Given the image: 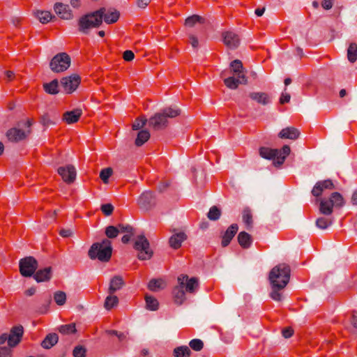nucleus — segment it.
<instances>
[{
	"label": "nucleus",
	"instance_id": "obj_1",
	"mask_svg": "<svg viewBox=\"0 0 357 357\" xmlns=\"http://www.w3.org/2000/svg\"><path fill=\"white\" fill-rule=\"evenodd\" d=\"M290 279V267L285 264H279L271 269L268 275L272 291L270 297L277 301L282 300V291Z\"/></svg>",
	"mask_w": 357,
	"mask_h": 357
},
{
	"label": "nucleus",
	"instance_id": "obj_2",
	"mask_svg": "<svg viewBox=\"0 0 357 357\" xmlns=\"http://www.w3.org/2000/svg\"><path fill=\"white\" fill-rule=\"evenodd\" d=\"M181 114V110L172 107H166L149 118V126L153 130H161L168 126V118H174Z\"/></svg>",
	"mask_w": 357,
	"mask_h": 357
},
{
	"label": "nucleus",
	"instance_id": "obj_3",
	"mask_svg": "<svg viewBox=\"0 0 357 357\" xmlns=\"http://www.w3.org/2000/svg\"><path fill=\"white\" fill-rule=\"evenodd\" d=\"M112 254V243L107 238L103 239L100 243H93L88 252L89 257L91 259H98L102 262L109 261L111 259Z\"/></svg>",
	"mask_w": 357,
	"mask_h": 357
},
{
	"label": "nucleus",
	"instance_id": "obj_4",
	"mask_svg": "<svg viewBox=\"0 0 357 357\" xmlns=\"http://www.w3.org/2000/svg\"><path fill=\"white\" fill-rule=\"evenodd\" d=\"M259 153L261 158L272 160L275 166H280L290 153V146L284 145L280 149L261 146L259 149Z\"/></svg>",
	"mask_w": 357,
	"mask_h": 357
},
{
	"label": "nucleus",
	"instance_id": "obj_5",
	"mask_svg": "<svg viewBox=\"0 0 357 357\" xmlns=\"http://www.w3.org/2000/svg\"><path fill=\"white\" fill-rule=\"evenodd\" d=\"M102 10H97L80 17L77 22L79 31L87 34L90 29L98 28L102 24Z\"/></svg>",
	"mask_w": 357,
	"mask_h": 357
},
{
	"label": "nucleus",
	"instance_id": "obj_6",
	"mask_svg": "<svg viewBox=\"0 0 357 357\" xmlns=\"http://www.w3.org/2000/svg\"><path fill=\"white\" fill-rule=\"evenodd\" d=\"M24 335V328L22 325L14 326L10 328V333H2L0 335V345L6 341L10 348L17 346L22 341Z\"/></svg>",
	"mask_w": 357,
	"mask_h": 357
},
{
	"label": "nucleus",
	"instance_id": "obj_7",
	"mask_svg": "<svg viewBox=\"0 0 357 357\" xmlns=\"http://www.w3.org/2000/svg\"><path fill=\"white\" fill-rule=\"evenodd\" d=\"M71 59L66 52L56 54L50 62V69L56 73L66 71L70 66Z\"/></svg>",
	"mask_w": 357,
	"mask_h": 357
},
{
	"label": "nucleus",
	"instance_id": "obj_8",
	"mask_svg": "<svg viewBox=\"0 0 357 357\" xmlns=\"http://www.w3.org/2000/svg\"><path fill=\"white\" fill-rule=\"evenodd\" d=\"M134 248L137 250L138 259L140 260H146L151 258L153 251L150 248V244L144 235H139L134 243Z\"/></svg>",
	"mask_w": 357,
	"mask_h": 357
},
{
	"label": "nucleus",
	"instance_id": "obj_9",
	"mask_svg": "<svg viewBox=\"0 0 357 357\" xmlns=\"http://www.w3.org/2000/svg\"><path fill=\"white\" fill-rule=\"evenodd\" d=\"M38 267V261L31 256L25 257L19 261L20 273L23 277L33 276Z\"/></svg>",
	"mask_w": 357,
	"mask_h": 357
},
{
	"label": "nucleus",
	"instance_id": "obj_10",
	"mask_svg": "<svg viewBox=\"0 0 357 357\" xmlns=\"http://www.w3.org/2000/svg\"><path fill=\"white\" fill-rule=\"evenodd\" d=\"M81 82V77L77 74L63 77L61 79V85L66 93H72L79 86Z\"/></svg>",
	"mask_w": 357,
	"mask_h": 357
},
{
	"label": "nucleus",
	"instance_id": "obj_11",
	"mask_svg": "<svg viewBox=\"0 0 357 357\" xmlns=\"http://www.w3.org/2000/svg\"><path fill=\"white\" fill-rule=\"evenodd\" d=\"M57 172L62 180L68 184L73 183L75 181L77 173L75 167L72 165L59 167Z\"/></svg>",
	"mask_w": 357,
	"mask_h": 357
},
{
	"label": "nucleus",
	"instance_id": "obj_12",
	"mask_svg": "<svg viewBox=\"0 0 357 357\" xmlns=\"http://www.w3.org/2000/svg\"><path fill=\"white\" fill-rule=\"evenodd\" d=\"M184 277L183 280H180V282H183L182 288L186 293L194 294L197 291L199 288V280L197 278L192 277L189 278L188 275L181 274L178 278H182Z\"/></svg>",
	"mask_w": 357,
	"mask_h": 357
},
{
	"label": "nucleus",
	"instance_id": "obj_13",
	"mask_svg": "<svg viewBox=\"0 0 357 357\" xmlns=\"http://www.w3.org/2000/svg\"><path fill=\"white\" fill-rule=\"evenodd\" d=\"M222 37L223 43L229 49H236L240 44L239 36L231 31H223Z\"/></svg>",
	"mask_w": 357,
	"mask_h": 357
},
{
	"label": "nucleus",
	"instance_id": "obj_14",
	"mask_svg": "<svg viewBox=\"0 0 357 357\" xmlns=\"http://www.w3.org/2000/svg\"><path fill=\"white\" fill-rule=\"evenodd\" d=\"M31 132V130H28L26 132L25 131L21 129L13 128L9 129L6 132V137L10 142H18L21 140L26 139L27 135H29Z\"/></svg>",
	"mask_w": 357,
	"mask_h": 357
},
{
	"label": "nucleus",
	"instance_id": "obj_15",
	"mask_svg": "<svg viewBox=\"0 0 357 357\" xmlns=\"http://www.w3.org/2000/svg\"><path fill=\"white\" fill-rule=\"evenodd\" d=\"M238 230L237 224H231L227 230L221 235V245L225 248L229 245L233 238L236 234Z\"/></svg>",
	"mask_w": 357,
	"mask_h": 357
},
{
	"label": "nucleus",
	"instance_id": "obj_16",
	"mask_svg": "<svg viewBox=\"0 0 357 357\" xmlns=\"http://www.w3.org/2000/svg\"><path fill=\"white\" fill-rule=\"evenodd\" d=\"M335 189V185L331 179L319 181L316 183L312 190V194L314 197H319L321 195L324 190Z\"/></svg>",
	"mask_w": 357,
	"mask_h": 357
},
{
	"label": "nucleus",
	"instance_id": "obj_17",
	"mask_svg": "<svg viewBox=\"0 0 357 357\" xmlns=\"http://www.w3.org/2000/svg\"><path fill=\"white\" fill-rule=\"evenodd\" d=\"M99 10H104V11L102 10L103 13H101L102 22L104 20L105 23L109 24L116 22L119 19L120 13L116 9H107L105 7H102Z\"/></svg>",
	"mask_w": 357,
	"mask_h": 357
},
{
	"label": "nucleus",
	"instance_id": "obj_18",
	"mask_svg": "<svg viewBox=\"0 0 357 357\" xmlns=\"http://www.w3.org/2000/svg\"><path fill=\"white\" fill-rule=\"evenodd\" d=\"M56 14L63 20H70L73 15L70 10L69 6L63 3H56L54 6Z\"/></svg>",
	"mask_w": 357,
	"mask_h": 357
},
{
	"label": "nucleus",
	"instance_id": "obj_19",
	"mask_svg": "<svg viewBox=\"0 0 357 357\" xmlns=\"http://www.w3.org/2000/svg\"><path fill=\"white\" fill-rule=\"evenodd\" d=\"M154 196L153 192L146 191L143 192L137 200L138 206L143 209L148 210L153 204Z\"/></svg>",
	"mask_w": 357,
	"mask_h": 357
},
{
	"label": "nucleus",
	"instance_id": "obj_20",
	"mask_svg": "<svg viewBox=\"0 0 357 357\" xmlns=\"http://www.w3.org/2000/svg\"><path fill=\"white\" fill-rule=\"evenodd\" d=\"M82 115L81 109H75L72 111H68L63 114L62 120L67 124L77 123Z\"/></svg>",
	"mask_w": 357,
	"mask_h": 357
},
{
	"label": "nucleus",
	"instance_id": "obj_21",
	"mask_svg": "<svg viewBox=\"0 0 357 357\" xmlns=\"http://www.w3.org/2000/svg\"><path fill=\"white\" fill-rule=\"evenodd\" d=\"M184 277L182 278H177L178 285L176 286L172 291L174 302L177 304H182L185 300V291L182 288L183 282H180V280H183Z\"/></svg>",
	"mask_w": 357,
	"mask_h": 357
},
{
	"label": "nucleus",
	"instance_id": "obj_22",
	"mask_svg": "<svg viewBox=\"0 0 357 357\" xmlns=\"http://www.w3.org/2000/svg\"><path fill=\"white\" fill-rule=\"evenodd\" d=\"M33 278L38 282L50 281L52 277V268L51 266L36 271Z\"/></svg>",
	"mask_w": 357,
	"mask_h": 357
},
{
	"label": "nucleus",
	"instance_id": "obj_23",
	"mask_svg": "<svg viewBox=\"0 0 357 357\" xmlns=\"http://www.w3.org/2000/svg\"><path fill=\"white\" fill-rule=\"evenodd\" d=\"M188 236L183 231L174 234L169 239V246L177 250L181 247L182 243L187 239Z\"/></svg>",
	"mask_w": 357,
	"mask_h": 357
},
{
	"label": "nucleus",
	"instance_id": "obj_24",
	"mask_svg": "<svg viewBox=\"0 0 357 357\" xmlns=\"http://www.w3.org/2000/svg\"><path fill=\"white\" fill-rule=\"evenodd\" d=\"M36 302L38 304L36 311L40 314H45L49 310V306L51 303V296L49 294L40 295L37 298Z\"/></svg>",
	"mask_w": 357,
	"mask_h": 357
},
{
	"label": "nucleus",
	"instance_id": "obj_25",
	"mask_svg": "<svg viewBox=\"0 0 357 357\" xmlns=\"http://www.w3.org/2000/svg\"><path fill=\"white\" fill-rule=\"evenodd\" d=\"M224 84L229 89H236L238 88L240 84H247V78L245 74L239 75L238 78H235L234 77H229L224 79Z\"/></svg>",
	"mask_w": 357,
	"mask_h": 357
},
{
	"label": "nucleus",
	"instance_id": "obj_26",
	"mask_svg": "<svg viewBox=\"0 0 357 357\" xmlns=\"http://www.w3.org/2000/svg\"><path fill=\"white\" fill-rule=\"evenodd\" d=\"M125 282L121 275H115L112 277L109 282L108 288L109 294H114V293L123 288Z\"/></svg>",
	"mask_w": 357,
	"mask_h": 357
},
{
	"label": "nucleus",
	"instance_id": "obj_27",
	"mask_svg": "<svg viewBox=\"0 0 357 357\" xmlns=\"http://www.w3.org/2000/svg\"><path fill=\"white\" fill-rule=\"evenodd\" d=\"M319 210L320 213L329 216L333 212V206L329 199H321L319 203Z\"/></svg>",
	"mask_w": 357,
	"mask_h": 357
},
{
	"label": "nucleus",
	"instance_id": "obj_28",
	"mask_svg": "<svg viewBox=\"0 0 357 357\" xmlns=\"http://www.w3.org/2000/svg\"><path fill=\"white\" fill-rule=\"evenodd\" d=\"M237 239L241 247L244 249L249 248L252 242L251 235L245 231H241L238 234Z\"/></svg>",
	"mask_w": 357,
	"mask_h": 357
},
{
	"label": "nucleus",
	"instance_id": "obj_29",
	"mask_svg": "<svg viewBox=\"0 0 357 357\" xmlns=\"http://www.w3.org/2000/svg\"><path fill=\"white\" fill-rule=\"evenodd\" d=\"M59 340V337L56 333H50L41 342V346L44 349H50L55 345Z\"/></svg>",
	"mask_w": 357,
	"mask_h": 357
},
{
	"label": "nucleus",
	"instance_id": "obj_30",
	"mask_svg": "<svg viewBox=\"0 0 357 357\" xmlns=\"http://www.w3.org/2000/svg\"><path fill=\"white\" fill-rule=\"evenodd\" d=\"M44 91L51 95H56L59 93V82L56 79H53L49 83L43 84Z\"/></svg>",
	"mask_w": 357,
	"mask_h": 357
},
{
	"label": "nucleus",
	"instance_id": "obj_31",
	"mask_svg": "<svg viewBox=\"0 0 357 357\" xmlns=\"http://www.w3.org/2000/svg\"><path fill=\"white\" fill-rule=\"evenodd\" d=\"M328 199H330L333 207L340 208L344 204V198L339 192H333Z\"/></svg>",
	"mask_w": 357,
	"mask_h": 357
},
{
	"label": "nucleus",
	"instance_id": "obj_32",
	"mask_svg": "<svg viewBox=\"0 0 357 357\" xmlns=\"http://www.w3.org/2000/svg\"><path fill=\"white\" fill-rule=\"evenodd\" d=\"M191 354V350L188 346L177 347L173 351L174 357H190Z\"/></svg>",
	"mask_w": 357,
	"mask_h": 357
},
{
	"label": "nucleus",
	"instance_id": "obj_33",
	"mask_svg": "<svg viewBox=\"0 0 357 357\" xmlns=\"http://www.w3.org/2000/svg\"><path fill=\"white\" fill-rule=\"evenodd\" d=\"M150 138V133L146 130H140L137 136L135 144L137 146H142Z\"/></svg>",
	"mask_w": 357,
	"mask_h": 357
},
{
	"label": "nucleus",
	"instance_id": "obj_34",
	"mask_svg": "<svg viewBox=\"0 0 357 357\" xmlns=\"http://www.w3.org/2000/svg\"><path fill=\"white\" fill-rule=\"evenodd\" d=\"M250 98L259 103L266 105L268 102V96L266 93L253 92L249 95Z\"/></svg>",
	"mask_w": 357,
	"mask_h": 357
},
{
	"label": "nucleus",
	"instance_id": "obj_35",
	"mask_svg": "<svg viewBox=\"0 0 357 357\" xmlns=\"http://www.w3.org/2000/svg\"><path fill=\"white\" fill-rule=\"evenodd\" d=\"M119 303V298L114 294H109L105 300L104 307L106 310H110Z\"/></svg>",
	"mask_w": 357,
	"mask_h": 357
},
{
	"label": "nucleus",
	"instance_id": "obj_36",
	"mask_svg": "<svg viewBox=\"0 0 357 357\" xmlns=\"http://www.w3.org/2000/svg\"><path fill=\"white\" fill-rule=\"evenodd\" d=\"M230 68L233 73L236 74L238 77L244 74L243 66L241 61L236 59L231 62Z\"/></svg>",
	"mask_w": 357,
	"mask_h": 357
},
{
	"label": "nucleus",
	"instance_id": "obj_37",
	"mask_svg": "<svg viewBox=\"0 0 357 357\" xmlns=\"http://www.w3.org/2000/svg\"><path fill=\"white\" fill-rule=\"evenodd\" d=\"M333 223V220L329 217H319L316 220V226L321 229H326Z\"/></svg>",
	"mask_w": 357,
	"mask_h": 357
},
{
	"label": "nucleus",
	"instance_id": "obj_38",
	"mask_svg": "<svg viewBox=\"0 0 357 357\" xmlns=\"http://www.w3.org/2000/svg\"><path fill=\"white\" fill-rule=\"evenodd\" d=\"M145 301L146 308L151 311H155L158 309L159 303L158 300L152 296L146 295Z\"/></svg>",
	"mask_w": 357,
	"mask_h": 357
},
{
	"label": "nucleus",
	"instance_id": "obj_39",
	"mask_svg": "<svg viewBox=\"0 0 357 357\" xmlns=\"http://www.w3.org/2000/svg\"><path fill=\"white\" fill-rule=\"evenodd\" d=\"M243 221L248 228L252 227V214L248 207H245L243 211Z\"/></svg>",
	"mask_w": 357,
	"mask_h": 357
},
{
	"label": "nucleus",
	"instance_id": "obj_40",
	"mask_svg": "<svg viewBox=\"0 0 357 357\" xmlns=\"http://www.w3.org/2000/svg\"><path fill=\"white\" fill-rule=\"evenodd\" d=\"M204 21H205V20L202 17H201L198 15H193L190 16L186 18V20L185 21V25L192 27V26H195V24L197 22L204 24Z\"/></svg>",
	"mask_w": 357,
	"mask_h": 357
},
{
	"label": "nucleus",
	"instance_id": "obj_41",
	"mask_svg": "<svg viewBox=\"0 0 357 357\" xmlns=\"http://www.w3.org/2000/svg\"><path fill=\"white\" fill-rule=\"evenodd\" d=\"M58 330L59 333L63 335L73 334L75 333L77 331L75 324L74 323L61 325Z\"/></svg>",
	"mask_w": 357,
	"mask_h": 357
},
{
	"label": "nucleus",
	"instance_id": "obj_42",
	"mask_svg": "<svg viewBox=\"0 0 357 357\" xmlns=\"http://www.w3.org/2000/svg\"><path fill=\"white\" fill-rule=\"evenodd\" d=\"M347 57L351 63H354L357 60V44H350L347 50Z\"/></svg>",
	"mask_w": 357,
	"mask_h": 357
},
{
	"label": "nucleus",
	"instance_id": "obj_43",
	"mask_svg": "<svg viewBox=\"0 0 357 357\" xmlns=\"http://www.w3.org/2000/svg\"><path fill=\"white\" fill-rule=\"evenodd\" d=\"M36 17L38 18L39 21L43 24H46L49 22L50 20H52V18L55 17L49 11H38L36 13Z\"/></svg>",
	"mask_w": 357,
	"mask_h": 357
},
{
	"label": "nucleus",
	"instance_id": "obj_44",
	"mask_svg": "<svg viewBox=\"0 0 357 357\" xmlns=\"http://www.w3.org/2000/svg\"><path fill=\"white\" fill-rule=\"evenodd\" d=\"M164 281L162 279H151L148 284V289L152 291H156L162 289Z\"/></svg>",
	"mask_w": 357,
	"mask_h": 357
},
{
	"label": "nucleus",
	"instance_id": "obj_45",
	"mask_svg": "<svg viewBox=\"0 0 357 357\" xmlns=\"http://www.w3.org/2000/svg\"><path fill=\"white\" fill-rule=\"evenodd\" d=\"M221 210L216 206H213L210 208L207 213V217L210 220H218L221 215Z\"/></svg>",
	"mask_w": 357,
	"mask_h": 357
},
{
	"label": "nucleus",
	"instance_id": "obj_46",
	"mask_svg": "<svg viewBox=\"0 0 357 357\" xmlns=\"http://www.w3.org/2000/svg\"><path fill=\"white\" fill-rule=\"evenodd\" d=\"M149 120L144 116L137 117L132 123V128L134 130H138L144 128Z\"/></svg>",
	"mask_w": 357,
	"mask_h": 357
},
{
	"label": "nucleus",
	"instance_id": "obj_47",
	"mask_svg": "<svg viewBox=\"0 0 357 357\" xmlns=\"http://www.w3.org/2000/svg\"><path fill=\"white\" fill-rule=\"evenodd\" d=\"M113 174V169L111 167H107L102 169L100 172V178L105 184L108 183L109 177Z\"/></svg>",
	"mask_w": 357,
	"mask_h": 357
},
{
	"label": "nucleus",
	"instance_id": "obj_48",
	"mask_svg": "<svg viewBox=\"0 0 357 357\" xmlns=\"http://www.w3.org/2000/svg\"><path fill=\"white\" fill-rule=\"evenodd\" d=\"M294 56H291V62H294L295 65H298L299 61L304 56L303 49L300 47H297L294 50Z\"/></svg>",
	"mask_w": 357,
	"mask_h": 357
},
{
	"label": "nucleus",
	"instance_id": "obj_49",
	"mask_svg": "<svg viewBox=\"0 0 357 357\" xmlns=\"http://www.w3.org/2000/svg\"><path fill=\"white\" fill-rule=\"evenodd\" d=\"M54 299L58 305H63L66 301V295L65 292L58 291L54 293Z\"/></svg>",
	"mask_w": 357,
	"mask_h": 357
},
{
	"label": "nucleus",
	"instance_id": "obj_50",
	"mask_svg": "<svg viewBox=\"0 0 357 357\" xmlns=\"http://www.w3.org/2000/svg\"><path fill=\"white\" fill-rule=\"evenodd\" d=\"M105 235L108 238H114L119 234V229L114 226H108L105 228Z\"/></svg>",
	"mask_w": 357,
	"mask_h": 357
},
{
	"label": "nucleus",
	"instance_id": "obj_51",
	"mask_svg": "<svg viewBox=\"0 0 357 357\" xmlns=\"http://www.w3.org/2000/svg\"><path fill=\"white\" fill-rule=\"evenodd\" d=\"M189 346L190 348L196 351H201L204 347L203 342L199 339H193L190 343Z\"/></svg>",
	"mask_w": 357,
	"mask_h": 357
},
{
	"label": "nucleus",
	"instance_id": "obj_52",
	"mask_svg": "<svg viewBox=\"0 0 357 357\" xmlns=\"http://www.w3.org/2000/svg\"><path fill=\"white\" fill-rule=\"evenodd\" d=\"M86 350L83 346H77L74 348L73 355L74 357H85Z\"/></svg>",
	"mask_w": 357,
	"mask_h": 357
},
{
	"label": "nucleus",
	"instance_id": "obj_53",
	"mask_svg": "<svg viewBox=\"0 0 357 357\" xmlns=\"http://www.w3.org/2000/svg\"><path fill=\"white\" fill-rule=\"evenodd\" d=\"M117 228L119 229V232L128 233L131 235H134L135 229L129 225H124L123 224H119Z\"/></svg>",
	"mask_w": 357,
	"mask_h": 357
},
{
	"label": "nucleus",
	"instance_id": "obj_54",
	"mask_svg": "<svg viewBox=\"0 0 357 357\" xmlns=\"http://www.w3.org/2000/svg\"><path fill=\"white\" fill-rule=\"evenodd\" d=\"M100 208L103 214L106 216L112 215L114 211V206L111 204H102Z\"/></svg>",
	"mask_w": 357,
	"mask_h": 357
},
{
	"label": "nucleus",
	"instance_id": "obj_55",
	"mask_svg": "<svg viewBox=\"0 0 357 357\" xmlns=\"http://www.w3.org/2000/svg\"><path fill=\"white\" fill-rule=\"evenodd\" d=\"M13 351L10 347H0V357H12Z\"/></svg>",
	"mask_w": 357,
	"mask_h": 357
},
{
	"label": "nucleus",
	"instance_id": "obj_56",
	"mask_svg": "<svg viewBox=\"0 0 357 357\" xmlns=\"http://www.w3.org/2000/svg\"><path fill=\"white\" fill-rule=\"evenodd\" d=\"M278 136L282 139H290V128L287 127L282 129L278 134Z\"/></svg>",
	"mask_w": 357,
	"mask_h": 357
},
{
	"label": "nucleus",
	"instance_id": "obj_57",
	"mask_svg": "<svg viewBox=\"0 0 357 357\" xmlns=\"http://www.w3.org/2000/svg\"><path fill=\"white\" fill-rule=\"evenodd\" d=\"M135 54L131 50H126L123 54V58L126 61H131L134 59Z\"/></svg>",
	"mask_w": 357,
	"mask_h": 357
},
{
	"label": "nucleus",
	"instance_id": "obj_58",
	"mask_svg": "<svg viewBox=\"0 0 357 357\" xmlns=\"http://www.w3.org/2000/svg\"><path fill=\"white\" fill-rule=\"evenodd\" d=\"M189 42L194 48H197L199 46L198 38L192 34L189 36Z\"/></svg>",
	"mask_w": 357,
	"mask_h": 357
},
{
	"label": "nucleus",
	"instance_id": "obj_59",
	"mask_svg": "<svg viewBox=\"0 0 357 357\" xmlns=\"http://www.w3.org/2000/svg\"><path fill=\"white\" fill-rule=\"evenodd\" d=\"M292 147V145H291ZM305 144L302 141L297 142L295 144L293 145V148L295 152H299V151L304 150Z\"/></svg>",
	"mask_w": 357,
	"mask_h": 357
},
{
	"label": "nucleus",
	"instance_id": "obj_60",
	"mask_svg": "<svg viewBox=\"0 0 357 357\" xmlns=\"http://www.w3.org/2000/svg\"><path fill=\"white\" fill-rule=\"evenodd\" d=\"M333 6V0H322L321 6L326 9L329 10Z\"/></svg>",
	"mask_w": 357,
	"mask_h": 357
},
{
	"label": "nucleus",
	"instance_id": "obj_61",
	"mask_svg": "<svg viewBox=\"0 0 357 357\" xmlns=\"http://www.w3.org/2000/svg\"><path fill=\"white\" fill-rule=\"evenodd\" d=\"M40 122L44 126H49L52 123L48 114H43L40 118Z\"/></svg>",
	"mask_w": 357,
	"mask_h": 357
},
{
	"label": "nucleus",
	"instance_id": "obj_62",
	"mask_svg": "<svg viewBox=\"0 0 357 357\" xmlns=\"http://www.w3.org/2000/svg\"><path fill=\"white\" fill-rule=\"evenodd\" d=\"M109 334L114 335L119 339L120 341L123 340L126 338V335L123 333H119L117 331L111 330L108 331Z\"/></svg>",
	"mask_w": 357,
	"mask_h": 357
},
{
	"label": "nucleus",
	"instance_id": "obj_63",
	"mask_svg": "<svg viewBox=\"0 0 357 357\" xmlns=\"http://www.w3.org/2000/svg\"><path fill=\"white\" fill-rule=\"evenodd\" d=\"M170 185V182L169 181H164L160 182L158 190L160 192L165 191L169 186Z\"/></svg>",
	"mask_w": 357,
	"mask_h": 357
},
{
	"label": "nucleus",
	"instance_id": "obj_64",
	"mask_svg": "<svg viewBox=\"0 0 357 357\" xmlns=\"http://www.w3.org/2000/svg\"><path fill=\"white\" fill-rule=\"evenodd\" d=\"M290 100V95L287 93H283L280 98V103L283 105L289 102Z\"/></svg>",
	"mask_w": 357,
	"mask_h": 357
}]
</instances>
